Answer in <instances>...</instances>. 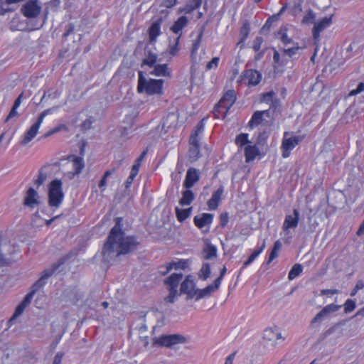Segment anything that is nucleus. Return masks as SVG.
<instances>
[{
    "instance_id": "58836bf2",
    "label": "nucleus",
    "mask_w": 364,
    "mask_h": 364,
    "mask_svg": "<svg viewBox=\"0 0 364 364\" xmlns=\"http://www.w3.org/2000/svg\"><path fill=\"white\" fill-rule=\"evenodd\" d=\"M302 272V267L299 264H295L291 269L289 271L288 278L289 280H292L298 277Z\"/></svg>"
},
{
    "instance_id": "423d86ee",
    "label": "nucleus",
    "mask_w": 364,
    "mask_h": 364,
    "mask_svg": "<svg viewBox=\"0 0 364 364\" xmlns=\"http://www.w3.org/2000/svg\"><path fill=\"white\" fill-rule=\"evenodd\" d=\"M288 136L289 133L285 132L281 146L282 150V156L284 158L289 157L291 150H292L302 140V138L299 136H293L290 137H288Z\"/></svg>"
},
{
    "instance_id": "473e14b6",
    "label": "nucleus",
    "mask_w": 364,
    "mask_h": 364,
    "mask_svg": "<svg viewBox=\"0 0 364 364\" xmlns=\"http://www.w3.org/2000/svg\"><path fill=\"white\" fill-rule=\"evenodd\" d=\"M195 196L192 191L187 189L182 193V198L179 200L181 205H188L194 200Z\"/></svg>"
},
{
    "instance_id": "72a5a7b5",
    "label": "nucleus",
    "mask_w": 364,
    "mask_h": 364,
    "mask_svg": "<svg viewBox=\"0 0 364 364\" xmlns=\"http://www.w3.org/2000/svg\"><path fill=\"white\" fill-rule=\"evenodd\" d=\"M267 112L268 110L255 112L253 114L251 120L249 122V126L251 128H253L255 126L259 124L262 121L263 114Z\"/></svg>"
},
{
    "instance_id": "f8f14e48",
    "label": "nucleus",
    "mask_w": 364,
    "mask_h": 364,
    "mask_svg": "<svg viewBox=\"0 0 364 364\" xmlns=\"http://www.w3.org/2000/svg\"><path fill=\"white\" fill-rule=\"evenodd\" d=\"M332 23V15L328 17H325L321 21L314 23V28L312 29L313 37L315 40H318L320 38V33L324 29L330 26Z\"/></svg>"
},
{
    "instance_id": "6e6d98bb",
    "label": "nucleus",
    "mask_w": 364,
    "mask_h": 364,
    "mask_svg": "<svg viewBox=\"0 0 364 364\" xmlns=\"http://www.w3.org/2000/svg\"><path fill=\"white\" fill-rule=\"evenodd\" d=\"M220 58L218 57H214L209 63H208L206 65L207 70H211L213 68H216L218 65Z\"/></svg>"
},
{
    "instance_id": "603ef678",
    "label": "nucleus",
    "mask_w": 364,
    "mask_h": 364,
    "mask_svg": "<svg viewBox=\"0 0 364 364\" xmlns=\"http://www.w3.org/2000/svg\"><path fill=\"white\" fill-rule=\"evenodd\" d=\"M338 328V323L334 325L333 326L331 327L328 330H326L324 333H323L320 336V339L324 340L326 339L329 335L333 333L337 328Z\"/></svg>"
},
{
    "instance_id": "c756f323",
    "label": "nucleus",
    "mask_w": 364,
    "mask_h": 364,
    "mask_svg": "<svg viewBox=\"0 0 364 364\" xmlns=\"http://www.w3.org/2000/svg\"><path fill=\"white\" fill-rule=\"evenodd\" d=\"M259 154V149L256 145H247L245 147V155L246 162L253 161Z\"/></svg>"
},
{
    "instance_id": "ea45409f",
    "label": "nucleus",
    "mask_w": 364,
    "mask_h": 364,
    "mask_svg": "<svg viewBox=\"0 0 364 364\" xmlns=\"http://www.w3.org/2000/svg\"><path fill=\"white\" fill-rule=\"evenodd\" d=\"M204 30H205V28L204 27H202L200 28V31L197 36V38L193 41V45H192V55H193L194 53H196V51L198 50L199 46H200V42H201V40H202V37L203 36V33H204Z\"/></svg>"
},
{
    "instance_id": "0eeeda50",
    "label": "nucleus",
    "mask_w": 364,
    "mask_h": 364,
    "mask_svg": "<svg viewBox=\"0 0 364 364\" xmlns=\"http://www.w3.org/2000/svg\"><path fill=\"white\" fill-rule=\"evenodd\" d=\"M51 111V109H48L44 110L39 115L38 120L35 122L31 127L28 130V132L25 134L24 138L22 141V144L25 145L31 141L37 134L38 129L40 127L41 124L42 123L44 117L48 114Z\"/></svg>"
},
{
    "instance_id": "13d9d810",
    "label": "nucleus",
    "mask_w": 364,
    "mask_h": 364,
    "mask_svg": "<svg viewBox=\"0 0 364 364\" xmlns=\"http://www.w3.org/2000/svg\"><path fill=\"white\" fill-rule=\"evenodd\" d=\"M363 288H364V283L361 280H359L357 282V284H355L353 289L352 290V291L350 293V296H354L356 294V293L358 292V291Z\"/></svg>"
},
{
    "instance_id": "ddd939ff",
    "label": "nucleus",
    "mask_w": 364,
    "mask_h": 364,
    "mask_svg": "<svg viewBox=\"0 0 364 364\" xmlns=\"http://www.w3.org/2000/svg\"><path fill=\"white\" fill-rule=\"evenodd\" d=\"M39 204V196L36 190L29 188L26 193L23 199V205L31 209L36 208Z\"/></svg>"
},
{
    "instance_id": "09e8293b",
    "label": "nucleus",
    "mask_w": 364,
    "mask_h": 364,
    "mask_svg": "<svg viewBox=\"0 0 364 364\" xmlns=\"http://www.w3.org/2000/svg\"><path fill=\"white\" fill-rule=\"evenodd\" d=\"M179 39H180V36H178L176 39V42L173 45H170L169 46V53L171 55H176L179 50V48H178V42H179Z\"/></svg>"
},
{
    "instance_id": "69168bd1",
    "label": "nucleus",
    "mask_w": 364,
    "mask_h": 364,
    "mask_svg": "<svg viewBox=\"0 0 364 364\" xmlns=\"http://www.w3.org/2000/svg\"><path fill=\"white\" fill-rule=\"evenodd\" d=\"M16 109H17V107H16L14 106L12 107L9 115L7 116V117L5 119L6 122H7L9 120L12 119L13 117L18 116V112H17Z\"/></svg>"
},
{
    "instance_id": "a18cd8bd",
    "label": "nucleus",
    "mask_w": 364,
    "mask_h": 364,
    "mask_svg": "<svg viewBox=\"0 0 364 364\" xmlns=\"http://www.w3.org/2000/svg\"><path fill=\"white\" fill-rule=\"evenodd\" d=\"M248 142L247 134H240L235 139V143L240 146L247 144Z\"/></svg>"
},
{
    "instance_id": "c85d7f7f",
    "label": "nucleus",
    "mask_w": 364,
    "mask_h": 364,
    "mask_svg": "<svg viewBox=\"0 0 364 364\" xmlns=\"http://www.w3.org/2000/svg\"><path fill=\"white\" fill-rule=\"evenodd\" d=\"M14 247L5 240H2L0 247V260H4L6 256L14 253Z\"/></svg>"
},
{
    "instance_id": "9d476101",
    "label": "nucleus",
    "mask_w": 364,
    "mask_h": 364,
    "mask_svg": "<svg viewBox=\"0 0 364 364\" xmlns=\"http://www.w3.org/2000/svg\"><path fill=\"white\" fill-rule=\"evenodd\" d=\"M186 342V338L181 335L173 334L163 336L160 337L157 341L156 343L160 346L171 347L176 344L183 343Z\"/></svg>"
},
{
    "instance_id": "6e6552de",
    "label": "nucleus",
    "mask_w": 364,
    "mask_h": 364,
    "mask_svg": "<svg viewBox=\"0 0 364 364\" xmlns=\"http://www.w3.org/2000/svg\"><path fill=\"white\" fill-rule=\"evenodd\" d=\"M51 111V109H48L44 110L39 115L38 120L35 122L31 127L28 130V132L25 134L24 138L22 141V144L25 145L31 141L37 134L38 129L40 127L41 124L42 123L44 117L48 114Z\"/></svg>"
},
{
    "instance_id": "4d7b16f0",
    "label": "nucleus",
    "mask_w": 364,
    "mask_h": 364,
    "mask_svg": "<svg viewBox=\"0 0 364 364\" xmlns=\"http://www.w3.org/2000/svg\"><path fill=\"white\" fill-rule=\"evenodd\" d=\"M262 42L263 39L262 37H257L254 40L252 48L255 51L257 52L260 49Z\"/></svg>"
},
{
    "instance_id": "6ab92c4d",
    "label": "nucleus",
    "mask_w": 364,
    "mask_h": 364,
    "mask_svg": "<svg viewBox=\"0 0 364 364\" xmlns=\"http://www.w3.org/2000/svg\"><path fill=\"white\" fill-rule=\"evenodd\" d=\"M164 21L163 17H159L154 21L149 28V38L150 43H154L161 32V25Z\"/></svg>"
},
{
    "instance_id": "052dcab7",
    "label": "nucleus",
    "mask_w": 364,
    "mask_h": 364,
    "mask_svg": "<svg viewBox=\"0 0 364 364\" xmlns=\"http://www.w3.org/2000/svg\"><path fill=\"white\" fill-rule=\"evenodd\" d=\"M363 91H364V82H360L358 85L356 89L350 91V95H355L360 93Z\"/></svg>"
},
{
    "instance_id": "49530a36",
    "label": "nucleus",
    "mask_w": 364,
    "mask_h": 364,
    "mask_svg": "<svg viewBox=\"0 0 364 364\" xmlns=\"http://www.w3.org/2000/svg\"><path fill=\"white\" fill-rule=\"evenodd\" d=\"M225 109L223 106H219V102L215 106L213 109V115L215 118L220 117V113L223 114L222 117L225 118L227 114H225Z\"/></svg>"
},
{
    "instance_id": "774afa93",
    "label": "nucleus",
    "mask_w": 364,
    "mask_h": 364,
    "mask_svg": "<svg viewBox=\"0 0 364 364\" xmlns=\"http://www.w3.org/2000/svg\"><path fill=\"white\" fill-rule=\"evenodd\" d=\"M74 28H75V26L73 23H68L66 26V31L64 33V34L63 35V36L67 37L68 36H69L70 33H72L73 32Z\"/></svg>"
},
{
    "instance_id": "bf43d9fd",
    "label": "nucleus",
    "mask_w": 364,
    "mask_h": 364,
    "mask_svg": "<svg viewBox=\"0 0 364 364\" xmlns=\"http://www.w3.org/2000/svg\"><path fill=\"white\" fill-rule=\"evenodd\" d=\"M279 34L281 35L280 39L284 44H288L291 42V39L289 38L285 32H283V29H280Z\"/></svg>"
},
{
    "instance_id": "3c124183",
    "label": "nucleus",
    "mask_w": 364,
    "mask_h": 364,
    "mask_svg": "<svg viewBox=\"0 0 364 364\" xmlns=\"http://www.w3.org/2000/svg\"><path fill=\"white\" fill-rule=\"evenodd\" d=\"M300 49V47L296 46L288 49H283V52L286 55H288L289 58H291L294 55H295Z\"/></svg>"
},
{
    "instance_id": "e433bc0d",
    "label": "nucleus",
    "mask_w": 364,
    "mask_h": 364,
    "mask_svg": "<svg viewBox=\"0 0 364 364\" xmlns=\"http://www.w3.org/2000/svg\"><path fill=\"white\" fill-rule=\"evenodd\" d=\"M250 31V23L246 21L244 22L242 26L240 28V43H244L245 40L247 38Z\"/></svg>"
},
{
    "instance_id": "5701e85b",
    "label": "nucleus",
    "mask_w": 364,
    "mask_h": 364,
    "mask_svg": "<svg viewBox=\"0 0 364 364\" xmlns=\"http://www.w3.org/2000/svg\"><path fill=\"white\" fill-rule=\"evenodd\" d=\"M223 186H220L218 189L215 191L211 198L208 200L207 204L210 210H215L218 206L221 196L223 193Z\"/></svg>"
},
{
    "instance_id": "7ed1b4c3",
    "label": "nucleus",
    "mask_w": 364,
    "mask_h": 364,
    "mask_svg": "<svg viewBox=\"0 0 364 364\" xmlns=\"http://www.w3.org/2000/svg\"><path fill=\"white\" fill-rule=\"evenodd\" d=\"M164 82V80L150 79L147 80L144 77L143 72L139 71L137 90L140 93L145 92L148 95L161 94Z\"/></svg>"
},
{
    "instance_id": "4468645a",
    "label": "nucleus",
    "mask_w": 364,
    "mask_h": 364,
    "mask_svg": "<svg viewBox=\"0 0 364 364\" xmlns=\"http://www.w3.org/2000/svg\"><path fill=\"white\" fill-rule=\"evenodd\" d=\"M200 176V172L199 170L191 167L188 169L185 181L183 182V186L189 189L192 188L194 184L199 181Z\"/></svg>"
},
{
    "instance_id": "a878e982",
    "label": "nucleus",
    "mask_w": 364,
    "mask_h": 364,
    "mask_svg": "<svg viewBox=\"0 0 364 364\" xmlns=\"http://www.w3.org/2000/svg\"><path fill=\"white\" fill-rule=\"evenodd\" d=\"M204 259H212L217 257V248L210 242H207L202 252Z\"/></svg>"
},
{
    "instance_id": "f704fd0d",
    "label": "nucleus",
    "mask_w": 364,
    "mask_h": 364,
    "mask_svg": "<svg viewBox=\"0 0 364 364\" xmlns=\"http://www.w3.org/2000/svg\"><path fill=\"white\" fill-rule=\"evenodd\" d=\"M157 60V55L151 50L147 51V54L142 61V65H146L149 67H153Z\"/></svg>"
},
{
    "instance_id": "c9c22d12",
    "label": "nucleus",
    "mask_w": 364,
    "mask_h": 364,
    "mask_svg": "<svg viewBox=\"0 0 364 364\" xmlns=\"http://www.w3.org/2000/svg\"><path fill=\"white\" fill-rule=\"evenodd\" d=\"M192 211V208H189L187 209H181L178 207L176 208V217L178 221L183 222L187 219Z\"/></svg>"
},
{
    "instance_id": "79ce46f5",
    "label": "nucleus",
    "mask_w": 364,
    "mask_h": 364,
    "mask_svg": "<svg viewBox=\"0 0 364 364\" xmlns=\"http://www.w3.org/2000/svg\"><path fill=\"white\" fill-rule=\"evenodd\" d=\"M27 307L26 305H25L23 303L21 302L16 308L14 315L12 316L11 318L10 319V321H13L16 318L21 316L24 309Z\"/></svg>"
},
{
    "instance_id": "dca6fc26",
    "label": "nucleus",
    "mask_w": 364,
    "mask_h": 364,
    "mask_svg": "<svg viewBox=\"0 0 364 364\" xmlns=\"http://www.w3.org/2000/svg\"><path fill=\"white\" fill-rule=\"evenodd\" d=\"M236 100V95L234 90H230L225 92L219 101V106L225 109V114H227Z\"/></svg>"
},
{
    "instance_id": "a211bd4d",
    "label": "nucleus",
    "mask_w": 364,
    "mask_h": 364,
    "mask_svg": "<svg viewBox=\"0 0 364 364\" xmlns=\"http://www.w3.org/2000/svg\"><path fill=\"white\" fill-rule=\"evenodd\" d=\"M293 215H287L285 217L282 229L284 232L288 231L289 228H295L298 225L299 220V212L297 209H294Z\"/></svg>"
},
{
    "instance_id": "864d4df0",
    "label": "nucleus",
    "mask_w": 364,
    "mask_h": 364,
    "mask_svg": "<svg viewBox=\"0 0 364 364\" xmlns=\"http://www.w3.org/2000/svg\"><path fill=\"white\" fill-rule=\"evenodd\" d=\"M47 178V176L46 173H43L41 170L39 171L38 178L35 181V184L37 186V187H39L41 186L44 181H46Z\"/></svg>"
},
{
    "instance_id": "c03bdc74",
    "label": "nucleus",
    "mask_w": 364,
    "mask_h": 364,
    "mask_svg": "<svg viewBox=\"0 0 364 364\" xmlns=\"http://www.w3.org/2000/svg\"><path fill=\"white\" fill-rule=\"evenodd\" d=\"M115 171V169H112V170H107L105 172L102 179L100 180V183H99V187L100 188H102L104 187H105L107 186V177H109V176H111L114 172Z\"/></svg>"
},
{
    "instance_id": "e2e57ef3",
    "label": "nucleus",
    "mask_w": 364,
    "mask_h": 364,
    "mask_svg": "<svg viewBox=\"0 0 364 364\" xmlns=\"http://www.w3.org/2000/svg\"><path fill=\"white\" fill-rule=\"evenodd\" d=\"M226 272H227L226 267H223L222 268V269L220 270V276L214 281L215 283H216V287L218 285H219V286L220 285L221 281H222L224 275L225 274Z\"/></svg>"
},
{
    "instance_id": "7c9ffc66",
    "label": "nucleus",
    "mask_w": 364,
    "mask_h": 364,
    "mask_svg": "<svg viewBox=\"0 0 364 364\" xmlns=\"http://www.w3.org/2000/svg\"><path fill=\"white\" fill-rule=\"evenodd\" d=\"M202 4V0H190L183 8L179 9L180 12L190 14L195 9L199 8Z\"/></svg>"
},
{
    "instance_id": "39448f33",
    "label": "nucleus",
    "mask_w": 364,
    "mask_h": 364,
    "mask_svg": "<svg viewBox=\"0 0 364 364\" xmlns=\"http://www.w3.org/2000/svg\"><path fill=\"white\" fill-rule=\"evenodd\" d=\"M41 11V6L38 0H28L21 7V12L28 18H36Z\"/></svg>"
},
{
    "instance_id": "bb28decb",
    "label": "nucleus",
    "mask_w": 364,
    "mask_h": 364,
    "mask_svg": "<svg viewBox=\"0 0 364 364\" xmlns=\"http://www.w3.org/2000/svg\"><path fill=\"white\" fill-rule=\"evenodd\" d=\"M183 276L182 273H173L165 280V284L168 286V289H177Z\"/></svg>"
},
{
    "instance_id": "f3484780",
    "label": "nucleus",
    "mask_w": 364,
    "mask_h": 364,
    "mask_svg": "<svg viewBox=\"0 0 364 364\" xmlns=\"http://www.w3.org/2000/svg\"><path fill=\"white\" fill-rule=\"evenodd\" d=\"M242 80H247L249 85H257L262 79V75L256 70H247L241 75Z\"/></svg>"
},
{
    "instance_id": "37998d69",
    "label": "nucleus",
    "mask_w": 364,
    "mask_h": 364,
    "mask_svg": "<svg viewBox=\"0 0 364 364\" xmlns=\"http://www.w3.org/2000/svg\"><path fill=\"white\" fill-rule=\"evenodd\" d=\"M169 294L167 296L164 298V301L166 303L173 304L175 301V299L178 295L177 289H168Z\"/></svg>"
},
{
    "instance_id": "338daca9",
    "label": "nucleus",
    "mask_w": 364,
    "mask_h": 364,
    "mask_svg": "<svg viewBox=\"0 0 364 364\" xmlns=\"http://www.w3.org/2000/svg\"><path fill=\"white\" fill-rule=\"evenodd\" d=\"M177 264H176V262L167 264V265L165 267V269H163V271H160L161 274L162 275L166 274L173 268V266H176Z\"/></svg>"
},
{
    "instance_id": "8fccbe9b",
    "label": "nucleus",
    "mask_w": 364,
    "mask_h": 364,
    "mask_svg": "<svg viewBox=\"0 0 364 364\" xmlns=\"http://www.w3.org/2000/svg\"><path fill=\"white\" fill-rule=\"evenodd\" d=\"M344 306L346 313L351 312L355 309V302L353 300L348 299Z\"/></svg>"
},
{
    "instance_id": "9b49d317",
    "label": "nucleus",
    "mask_w": 364,
    "mask_h": 364,
    "mask_svg": "<svg viewBox=\"0 0 364 364\" xmlns=\"http://www.w3.org/2000/svg\"><path fill=\"white\" fill-rule=\"evenodd\" d=\"M196 284L192 276L188 275L181 284V293L187 294V299H193L196 296Z\"/></svg>"
},
{
    "instance_id": "f03ea898",
    "label": "nucleus",
    "mask_w": 364,
    "mask_h": 364,
    "mask_svg": "<svg viewBox=\"0 0 364 364\" xmlns=\"http://www.w3.org/2000/svg\"><path fill=\"white\" fill-rule=\"evenodd\" d=\"M67 258L68 257L60 258L58 262L53 264L50 268L45 269L41 277L32 285L31 291L25 296L21 302L28 306L31 304L34 294L46 284V280L55 272Z\"/></svg>"
},
{
    "instance_id": "0e129e2a",
    "label": "nucleus",
    "mask_w": 364,
    "mask_h": 364,
    "mask_svg": "<svg viewBox=\"0 0 364 364\" xmlns=\"http://www.w3.org/2000/svg\"><path fill=\"white\" fill-rule=\"evenodd\" d=\"M63 355L64 353L62 352L57 353L54 357V360L52 364H61Z\"/></svg>"
},
{
    "instance_id": "cd10ccee",
    "label": "nucleus",
    "mask_w": 364,
    "mask_h": 364,
    "mask_svg": "<svg viewBox=\"0 0 364 364\" xmlns=\"http://www.w3.org/2000/svg\"><path fill=\"white\" fill-rule=\"evenodd\" d=\"M178 121V117L174 113L168 114L163 119L162 129L167 132L170 128L176 127Z\"/></svg>"
},
{
    "instance_id": "2eb2a0df",
    "label": "nucleus",
    "mask_w": 364,
    "mask_h": 364,
    "mask_svg": "<svg viewBox=\"0 0 364 364\" xmlns=\"http://www.w3.org/2000/svg\"><path fill=\"white\" fill-rule=\"evenodd\" d=\"M341 308V306L334 304H328L323 307L315 317L311 320V323L314 324L317 322H320L323 318H327L332 313L337 311Z\"/></svg>"
},
{
    "instance_id": "1a4fd4ad",
    "label": "nucleus",
    "mask_w": 364,
    "mask_h": 364,
    "mask_svg": "<svg viewBox=\"0 0 364 364\" xmlns=\"http://www.w3.org/2000/svg\"><path fill=\"white\" fill-rule=\"evenodd\" d=\"M189 150L188 157L191 161H196L200 156V144L199 138L198 137V132L195 131L189 139Z\"/></svg>"
},
{
    "instance_id": "412c9836",
    "label": "nucleus",
    "mask_w": 364,
    "mask_h": 364,
    "mask_svg": "<svg viewBox=\"0 0 364 364\" xmlns=\"http://www.w3.org/2000/svg\"><path fill=\"white\" fill-rule=\"evenodd\" d=\"M73 158L72 166L73 171L68 173V176L72 178L75 175L79 174L85 166L84 161L82 157L80 156H70Z\"/></svg>"
},
{
    "instance_id": "4c0bfd02",
    "label": "nucleus",
    "mask_w": 364,
    "mask_h": 364,
    "mask_svg": "<svg viewBox=\"0 0 364 364\" xmlns=\"http://www.w3.org/2000/svg\"><path fill=\"white\" fill-rule=\"evenodd\" d=\"M211 270L208 263H204L198 273L199 278L206 280L210 275Z\"/></svg>"
},
{
    "instance_id": "2f4dec72",
    "label": "nucleus",
    "mask_w": 364,
    "mask_h": 364,
    "mask_svg": "<svg viewBox=\"0 0 364 364\" xmlns=\"http://www.w3.org/2000/svg\"><path fill=\"white\" fill-rule=\"evenodd\" d=\"M188 18L186 16H181L178 18L173 25L171 27V30L174 33H178L188 23Z\"/></svg>"
},
{
    "instance_id": "a19ab883",
    "label": "nucleus",
    "mask_w": 364,
    "mask_h": 364,
    "mask_svg": "<svg viewBox=\"0 0 364 364\" xmlns=\"http://www.w3.org/2000/svg\"><path fill=\"white\" fill-rule=\"evenodd\" d=\"M316 19V14L315 13L311 10L309 9L307 12V14L303 17L302 23L304 24H310L315 23L314 21Z\"/></svg>"
},
{
    "instance_id": "aec40b11",
    "label": "nucleus",
    "mask_w": 364,
    "mask_h": 364,
    "mask_svg": "<svg viewBox=\"0 0 364 364\" xmlns=\"http://www.w3.org/2000/svg\"><path fill=\"white\" fill-rule=\"evenodd\" d=\"M213 215L211 213H202L194 217V223L196 227L202 229L206 225L212 223Z\"/></svg>"
},
{
    "instance_id": "f257e3e1",
    "label": "nucleus",
    "mask_w": 364,
    "mask_h": 364,
    "mask_svg": "<svg viewBox=\"0 0 364 364\" xmlns=\"http://www.w3.org/2000/svg\"><path fill=\"white\" fill-rule=\"evenodd\" d=\"M122 218L115 219V225L111 229L107 242L104 245L103 259L109 262L122 255L134 251L140 242L134 236H126L122 229Z\"/></svg>"
},
{
    "instance_id": "4be33fe9",
    "label": "nucleus",
    "mask_w": 364,
    "mask_h": 364,
    "mask_svg": "<svg viewBox=\"0 0 364 364\" xmlns=\"http://www.w3.org/2000/svg\"><path fill=\"white\" fill-rule=\"evenodd\" d=\"M282 338L280 333L274 331L272 328H267L263 333V339L272 346H275L277 341Z\"/></svg>"
},
{
    "instance_id": "de8ad7c7",
    "label": "nucleus",
    "mask_w": 364,
    "mask_h": 364,
    "mask_svg": "<svg viewBox=\"0 0 364 364\" xmlns=\"http://www.w3.org/2000/svg\"><path fill=\"white\" fill-rule=\"evenodd\" d=\"M274 96H275V92L273 91H270V92L264 93V94H262L261 101L267 102V103L272 102Z\"/></svg>"
},
{
    "instance_id": "680f3d73",
    "label": "nucleus",
    "mask_w": 364,
    "mask_h": 364,
    "mask_svg": "<svg viewBox=\"0 0 364 364\" xmlns=\"http://www.w3.org/2000/svg\"><path fill=\"white\" fill-rule=\"evenodd\" d=\"M229 217L227 213H223L220 215V223L222 227H225L228 223Z\"/></svg>"
},
{
    "instance_id": "5fc2aeb1",
    "label": "nucleus",
    "mask_w": 364,
    "mask_h": 364,
    "mask_svg": "<svg viewBox=\"0 0 364 364\" xmlns=\"http://www.w3.org/2000/svg\"><path fill=\"white\" fill-rule=\"evenodd\" d=\"M273 61L274 63H277L278 65H285V63H287V60L285 59H282L280 61V55L277 50H274V51Z\"/></svg>"
},
{
    "instance_id": "393cba45",
    "label": "nucleus",
    "mask_w": 364,
    "mask_h": 364,
    "mask_svg": "<svg viewBox=\"0 0 364 364\" xmlns=\"http://www.w3.org/2000/svg\"><path fill=\"white\" fill-rule=\"evenodd\" d=\"M154 66V70L150 72L151 75L164 77L171 76V73L167 64H158Z\"/></svg>"
},
{
    "instance_id": "b1692460",
    "label": "nucleus",
    "mask_w": 364,
    "mask_h": 364,
    "mask_svg": "<svg viewBox=\"0 0 364 364\" xmlns=\"http://www.w3.org/2000/svg\"><path fill=\"white\" fill-rule=\"evenodd\" d=\"M220 286L218 285L216 287V283L214 282L213 284H210L205 288L203 289H196V300L198 301L203 297L210 296V294L218 290L219 289Z\"/></svg>"
},
{
    "instance_id": "20e7f679",
    "label": "nucleus",
    "mask_w": 364,
    "mask_h": 364,
    "mask_svg": "<svg viewBox=\"0 0 364 364\" xmlns=\"http://www.w3.org/2000/svg\"><path fill=\"white\" fill-rule=\"evenodd\" d=\"M64 193L62 181L60 179L53 180L48 187V204L52 208H58L62 203Z\"/></svg>"
}]
</instances>
